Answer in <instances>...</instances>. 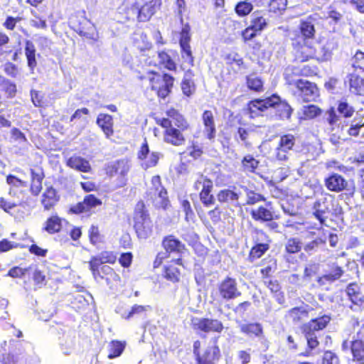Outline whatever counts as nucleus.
<instances>
[{
    "label": "nucleus",
    "mask_w": 364,
    "mask_h": 364,
    "mask_svg": "<svg viewBox=\"0 0 364 364\" xmlns=\"http://www.w3.org/2000/svg\"><path fill=\"white\" fill-rule=\"evenodd\" d=\"M166 114L167 117L156 119V123L164 129V141L173 146H183L187 132L192 129L190 122L174 107L167 109Z\"/></svg>",
    "instance_id": "nucleus-1"
},
{
    "label": "nucleus",
    "mask_w": 364,
    "mask_h": 364,
    "mask_svg": "<svg viewBox=\"0 0 364 364\" xmlns=\"http://www.w3.org/2000/svg\"><path fill=\"white\" fill-rule=\"evenodd\" d=\"M161 5L162 0H149L142 4L139 0H124L120 14L124 21L136 19L139 23H146L150 21Z\"/></svg>",
    "instance_id": "nucleus-2"
},
{
    "label": "nucleus",
    "mask_w": 364,
    "mask_h": 364,
    "mask_svg": "<svg viewBox=\"0 0 364 364\" xmlns=\"http://www.w3.org/2000/svg\"><path fill=\"white\" fill-rule=\"evenodd\" d=\"M132 220L134 230L139 240H146L152 235L154 225L144 200H139L135 204Z\"/></svg>",
    "instance_id": "nucleus-3"
},
{
    "label": "nucleus",
    "mask_w": 364,
    "mask_h": 364,
    "mask_svg": "<svg viewBox=\"0 0 364 364\" xmlns=\"http://www.w3.org/2000/svg\"><path fill=\"white\" fill-rule=\"evenodd\" d=\"M141 80H147L151 90L154 91L159 99L164 100L172 92L175 78L168 73H160L149 70L144 75L139 77Z\"/></svg>",
    "instance_id": "nucleus-4"
},
{
    "label": "nucleus",
    "mask_w": 364,
    "mask_h": 364,
    "mask_svg": "<svg viewBox=\"0 0 364 364\" xmlns=\"http://www.w3.org/2000/svg\"><path fill=\"white\" fill-rule=\"evenodd\" d=\"M202 343L196 340L193 344L195 364H217L222 358L218 338H211L202 348Z\"/></svg>",
    "instance_id": "nucleus-5"
},
{
    "label": "nucleus",
    "mask_w": 364,
    "mask_h": 364,
    "mask_svg": "<svg viewBox=\"0 0 364 364\" xmlns=\"http://www.w3.org/2000/svg\"><path fill=\"white\" fill-rule=\"evenodd\" d=\"M161 247L164 252H159L156 254L153 262L154 269L159 268L171 255H177L181 257L188 250L186 245L173 234L167 235L163 237Z\"/></svg>",
    "instance_id": "nucleus-6"
},
{
    "label": "nucleus",
    "mask_w": 364,
    "mask_h": 364,
    "mask_svg": "<svg viewBox=\"0 0 364 364\" xmlns=\"http://www.w3.org/2000/svg\"><path fill=\"white\" fill-rule=\"evenodd\" d=\"M70 28L85 41L95 43L98 40V32L95 26L82 14L76 13L69 18Z\"/></svg>",
    "instance_id": "nucleus-7"
},
{
    "label": "nucleus",
    "mask_w": 364,
    "mask_h": 364,
    "mask_svg": "<svg viewBox=\"0 0 364 364\" xmlns=\"http://www.w3.org/2000/svg\"><path fill=\"white\" fill-rule=\"evenodd\" d=\"M287 85H294L296 89L298 96L304 102H316L320 97L319 88L316 83L304 79L290 80L285 77Z\"/></svg>",
    "instance_id": "nucleus-8"
},
{
    "label": "nucleus",
    "mask_w": 364,
    "mask_h": 364,
    "mask_svg": "<svg viewBox=\"0 0 364 364\" xmlns=\"http://www.w3.org/2000/svg\"><path fill=\"white\" fill-rule=\"evenodd\" d=\"M151 191H154V197L152 192H146L148 199L151 200L153 206L157 210H166L170 206V200L168 196L167 190L162 186L161 178L159 175H155L151 177Z\"/></svg>",
    "instance_id": "nucleus-9"
},
{
    "label": "nucleus",
    "mask_w": 364,
    "mask_h": 364,
    "mask_svg": "<svg viewBox=\"0 0 364 364\" xmlns=\"http://www.w3.org/2000/svg\"><path fill=\"white\" fill-rule=\"evenodd\" d=\"M191 326L197 333H209L211 332L220 333L224 329L222 321L208 317H191Z\"/></svg>",
    "instance_id": "nucleus-10"
},
{
    "label": "nucleus",
    "mask_w": 364,
    "mask_h": 364,
    "mask_svg": "<svg viewBox=\"0 0 364 364\" xmlns=\"http://www.w3.org/2000/svg\"><path fill=\"white\" fill-rule=\"evenodd\" d=\"M316 30L311 16L299 21L296 30L290 37L291 42H309L316 37Z\"/></svg>",
    "instance_id": "nucleus-11"
},
{
    "label": "nucleus",
    "mask_w": 364,
    "mask_h": 364,
    "mask_svg": "<svg viewBox=\"0 0 364 364\" xmlns=\"http://www.w3.org/2000/svg\"><path fill=\"white\" fill-rule=\"evenodd\" d=\"M293 60L296 64H302L314 60L316 48L308 42H291Z\"/></svg>",
    "instance_id": "nucleus-12"
},
{
    "label": "nucleus",
    "mask_w": 364,
    "mask_h": 364,
    "mask_svg": "<svg viewBox=\"0 0 364 364\" xmlns=\"http://www.w3.org/2000/svg\"><path fill=\"white\" fill-rule=\"evenodd\" d=\"M217 289L220 298L223 301L234 300L242 295L236 279L229 276L218 284Z\"/></svg>",
    "instance_id": "nucleus-13"
},
{
    "label": "nucleus",
    "mask_w": 364,
    "mask_h": 364,
    "mask_svg": "<svg viewBox=\"0 0 364 364\" xmlns=\"http://www.w3.org/2000/svg\"><path fill=\"white\" fill-rule=\"evenodd\" d=\"M296 144V137L292 134H284L279 136L277 145L274 150V157L280 161H287L289 153Z\"/></svg>",
    "instance_id": "nucleus-14"
},
{
    "label": "nucleus",
    "mask_w": 364,
    "mask_h": 364,
    "mask_svg": "<svg viewBox=\"0 0 364 364\" xmlns=\"http://www.w3.org/2000/svg\"><path fill=\"white\" fill-rule=\"evenodd\" d=\"M345 292L350 301L348 307L352 311L360 312L364 310V292L360 285L351 282L346 286Z\"/></svg>",
    "instance_id": "nucleus-15"
},
{
    "label": "nucleus",
    "mask_w": 364,
    "mask_h": 364,
    "mask_svg": "<svg viewBox=\"0 0 364 364\" xmlns=\"http://www.w3.org/2000/svg\"><path fill=\"white\" fill-rule=\"evenodd\" d=\"M334 203V198L330 194L326 193L321 198H317L312 205L313 215L318 220L320 225L325 224L326 217L325 215L330 213L331 208Z\"/></svg>",
    "instance_id": "nucleus-16"
},
{
    "label": "nucleus",
    "mask_w": 364,
    "mask_h": 364,
    "mask_svg": "<svg viewBox=\"0 0 364 364\" xmlns=\"http://www.w3.org/2000/svg\"><path fill=\"white\" fill-rule=\"evenodd\" d=\"M324 185L327 190L334 193L343 191L353 193L355 191V186L353 184L351 186L347 179L338 173H331L326 177Z\"/></svg>",
    "instance_id": "nucleus-17"
},
{
    "label": "nucleus",
    "mask_w": 364,
    "mask_h": 364,
    "mask_svg": "<svg viewBox=\"0 0 364 364\" xmlns=\"http://www.w3.org/2000/svg\"><path fill=\"white\" fill-rule=\"evenodd\" d=\"M275 94L266 98H257L250 100L247 104V109L251 118H255L263 115V112L275 105Z\"/></svg>",
    "instance_id": "nucleus-18"
},
{
    "label": "nucleus",
    "mask_w": 364,
    "mask_h": 364,
    "mask_svg": "<svg viewBox=\"0 0 364 364\" xmlns=\"http://www.w3.org/2000/svg\"><path fill=\"white\" fill-rule=\"evenodd\" d=\"M161 154L158 151L150 153L149 146L145 138L137 151V159L141 162V166L146 170L157 166Z\"/></svg>",
    "instance_id": "nucleus-19"
},
{
    "label": "nucleus",
    "mask_w": 364,
    "mask_h": 364,
    "mask_svg": "<svg viewBox=\"0 0 364 364\" xmlns=\"http://www.w3.org/2000/svg\"><path fill=\"white\" fill-rule=\"evenodd\" d=\"M89 266L93 278L95 280H105L107 284H118L121 282L120 276L109 265L98 266L96 269Z\"/></svg>",
    "instance_id": "nucleus-20"
},
{
    "label": "nucleus",
    "mask_w": 364,
    "mask_h": 364,
    "mask_svg": "<svg viewBox=\"0 0 364 364\" xmlns=\"http://www.w3.org/2000/svg\"><path fill=\"white\" fill-rule=\"evenodd\" d=\"M102 200L98 198L95 195L88 194L84 197L82 201L71 205L69 208V213L75 215L88 213L93 208L102 205Z\"/></svg>",
    "instance_id": "nucleus-21"
},
{
    "label": "nucleus",
    "mask_w": 364,
    "mask_h": 364,
    "mask_svg": "<svg viewBox=\"0 0 364 364\" xmlns=\"http://www.w3.org/2000/svg\"><path fill=\"white\" fill-rule=\"evenodd\" d=\"M252 220L259 223L271 222L279 218L275 214L272 203L268 201L265 205H259L257 208L252 209L250 213Z\"/></svg>",
    "instance_id": "nucleus-22"
},
{
    "label": "nucleus",
    "mask_w": 364,
    "mask_h": 364,
    "mask_svg": "<svg viewBox=\"0 0 364 364\" xmlns=\"http://www.w3.org/2000/svg\"><path fill=\"white\" fill-rule=\"evenodd\" d=\"M344 272L343 267L337 261H335L328 264V271L318 277L316 282L319 286H324L340 279Z\"/></svg>",
    "instance_id": "nucleus-23"
},
{
    "label": "nucleus",
    "mask_w": 364,
    "mask_h": 364,
    "mask_svg": "<svg viewBox=\"0 0 364 364\" xmlns=\"http://www.w3.org/2000/svg\"><path fill=\"white\" fill-rule=\"evenodd\" d=\"M175 264L184 267L181 257L171 259L168 264L164 266L162 271L163 277L172 283L179 282L181 274L180 269L175 267Z\"/></svg>",
    "instance_id": "nucleus-24"
},
{
    "label": "nucleus",
    "mask_w": 364,
    "mask_h": 364,
    "mask_svg": "<svg viewBox=\"0 0 364 364\" xmlns=\"http://www.w3.org/2000/svg\"><path fill=\"white\" fill-rule=\"evenodd\" d=\"M205 138L213 141L216 136L217 129L214 114L211 110L205 109L201 114Z\"/></svg>",
    "instance_id": "nucleus-25"
},
{
    "label": "nucleus",
    "mask_w": 364,
    "mask_h": 364,
    "mask_svg": "<svg viewBox=\"0 0 364 364\" xmlns=\"http://www.w3.org/2000/svg\"><path fill=\"white\" fill-rule=\"evenodd\" d=\"M60 199V196L58 191L53 186H49L41 195V203L45 211H50L55 208Z\"/></svg>",
    "instance_id": "nucleus-26"
},
{
    "label": "nucleus",
    "mask_w": 364,
    "mask_h": 364,
    "mask_svg": "<svg viewBox=\"0 0 364 364\" xmlns=\"http://www.w3.org/2000/svg\"><path fill=\"white\" fill-rule=\"evenodd\" d=\"M6 181L9 186V195L12 197L18 198L20 195L26 193L28 182L21 180L15 175L9 174L6 178Z\"/></svg>",
    "instance_id": "nucleus-27"
},
{
    "label": "nucleus",
    "mask_w": 364,
    "mask_h": 364,
    "mask_svg": "<svg viewBox=\"0 0 364 364\" xmlns=\"http://www.w3.org/2000/svg\"><path fill=\"white\" fill-rule=\"evenodd\" d=\"M331 320L332 317L330 314H324L310 319L308 322L304 323L301 328L316 333L326 328Z\"/></svg>",
    "instance_id": "nucleus-28"
},
{
    "label": "nucleus",
    "mask_w": 364,
    "mask_h": 364,
    "mask_svg": "<svg viewBox=\"0 0 364 364\" xmlns=\"http://www.w3.org/2000/svg\"><path fill=\"white\" fill-rule=\"evenodd\" d=\"M224 60L229 74H236L246 69L243 58L237 52L231 51L224 56Z\"/></svg>",
    "instance_id": "nucleus-29"
},
{
    "label": "nucleus",
    "mask_w": 364,
    "mask_h": 364,
    "mask_svg": "<svg viewBox=\"0 0 364 364\" xmlns=\"http://www.w3.org/2000/svg\"><path fill=\"white\" fill-rule=\"evenodd\" d=\"M335 48L336 44L332 41H320L318 43V49L316 48L315 60L318 63H323L331 60L333 50Z\"/></svg>",
    "instance_id": "nucleus-30"
},
{
    "label": "nucleus",
    "mask_w": 364,
    "mask_h": 364,
    "mask_svg": "<svg viewBox=\"0 0 364 364\" xmlns=\"http://www.w3.org/2000/svg\"><path fill=\"white\" fill-rule=\"evenodd\" d=\"M117 259V254L114 252L105 250L97 255L91 257L88 264L96 269L98 266L106 265L105 264H114Z\"/></svg>",
    "instance_id": "nucleus-31"
},
{
    "label": "nucleus",
    "mask_w": 364,
    "mask_h": 364,
    "mask_svg": "<svg viewBox=\"0 0 364 364\" xmlns=\"http://www.w3.org/2000/svg\"><path fill=\"white\" fill-rule=\"evenodd\" d=\"M301 331L306 341V348L304 351L301 352L300 357L308 358L313 355V350L317 348L320 342L316 333L301 328Z\"/></svg>",
    "instance_id": "nucleus-32"
},
{
    "label": "nucleus",
    "mask_w": 364,
    "mask_h": 364,
    "mask_svg": "<svg viewBox=\"0 0 364 364\" xmlns=\"http://www.w3.org/2000/svg\"><path fill=\"white\" fill-rule=\"evenodd\" d=\"M359 334L360 332H358L357 338L350 342V350L353 363L364 364V341L358 337Z\"/></svg>",
    "instance_id": "nucleus-33"
},
{
    "label": "nucleus",
    "mask_w": 364,
    "mask_h": 364,
    "mask_svg": "<svg viewBox=\"0 0 364 364\" xmlns=\"http://www.w3.org/2000/svg\"><path fill=\"white\" fill-rule=\"evenodd\" d=\"M309 311L304 306H295L288 310L284 316L285 319L293 323L299 324L308 318Z\"/></svg>",
    "instance_id": "nucleus-34"
},
{
    "label": "nucleus",
    "mask_w": 364,
    "mask_h": 364,
    "mask_svg": "<svg viewBox=\"0 0 364 364\" xmlns=\"http://www.w3.org/2000/svg\"><path fill=\"white\" fill-rule=\"evenodd\" d=\"M31 184L29 191L33 196H38L43 189V181L45 174L42 168L30 170Z\"/></svg>",
    "instance_id": "nucleus-35"
},
{
    "label": "nucleus",
    "mask_w": 364,
    "mask_h": 364,
    "mask_svg": "<svg viewBox=\"0 0 364 364\" xmlns=\"http://www.w3.org/2000/svg\"><path fill=\"white\" fill-rule=\"evenodd\" d=\"M202 183L204 186L199 191V198L205 207H209L215 203V198L212 194L213 182L211 179H204Z\"/></svg>",
    "instance_id": "nucleus-36"
},
{
    "label": "nucleus",
    "mask_w": 364,
    "mask_h": 364,
    "mask_svg": "<svg viewBox=\"0 0 364 364\" xmlns=\"http://www.w3.org/2000/svg\"><path fill=\"white\" fill-rule=\"evenodd\" d=\"M275 105L272 107L275 109V115L281 120H289L291 117L293 109L286 101L281 100L279 96L275 94Z\"/></svg>",
    "instance_id": "nucleus-37"
},
{
    "label": "nucleus",
    "mask_w": 364,
    "mask_h": 364,
    "mask_svg": "<svg viewBox=\"0 0 364 364\" xmlns=\"http://www.w3.org/2000/svg\"><path fill=\"white\" fill-rule=\"evenodd\" d=\"M240 193L236 191V188L232 186V188H224L218 191L216 198L221 204H230L238 202Z\"/></svg>",
    "instance_id": "nucleus-38"
},
{
    "label": "nucleus",
    "mask_w": 364,
    "mask_h": 364,
    "mask_svg": "<svg viewBox=\"0 0 364 364\" xmlns=\"http://www.w3.org/2000/svg\"><path fill=\"white\" fill-rule=\"evenodd\" d=\"M63 228V218L57 214L51 215L45 221L43 230L50 235L59 233Z\"/></svg>",
    "instance_id": "nucleus-39"
},
{
    "label": "nucleus",
    "mask_w": 364,
    "mask_h": 364,
    "mask_svg": "<svg viewBox=\"0 0 364 364\" xmlns=\"http://www.w3.org/2000/svg\"><path fill=\"white\" fill-rule=\"evenodd\" d=\"M97 124L101 128L106 137L109 138L114 133L113 117L108 114L100 113L98 114L96 120Z\"/></svg>",
    "instance_id": "nucleus-40"
},
{
    "label": "nucleus",
    "mask_w": 364,
    "mask_h": 364,
    "mask_svg": "<svg viewBox=\"0 0 364 364\" xmlns=\"http://www.w3.org/2000/svg\"><path fill=\"white\" fill-rule=\"evenodd\" d=\"M66 164L68 167L82 173H89L92 170L89 161L77 156H70L67 160Z\"/></svg>",
    "instance_id": "nucleus-41"
},
{
    "label": "nucleus",
    "mask_w": 364,
    "mask_h": 364,
    "mask_svg": "<svg viewBox=\"0 0 364 364\" xmlns=\"http://www.w3.org/2000/svg\"><path fill=\"white\" fill-rule=\"evenodd\" d=\"M349 90L355 95H364V80L360 75L350 73L347 76Z\"/></svg>",
    "instance_id": "nucleus-42"
},
{
    "label": "nucleus",
    "mask_w": 364,
    "mask_h": 364,
    "mask_svg": "<svg viewBox=\"0 0 364 364\" xmlns=\"http://www.w3.org/2000/svg\"><path fill=\"white\" fill-rule=\"evenodd\" d=\"M157 57L159 63L158 65L154 63V66L162 67L169 71H176L177 65L166 50H159L157 52Z\"/></svg>",
    "instance_id": "nucleus-43"
},
{
    "label": "nucleus",
    "mask_w": 364,
    "mask_h": 364,
    "mask_svg": "<svg viewBox=\"0 0 364 364\" xmlns=\"http://www.w3.org/2000/svg\"><path fill=\"white\" fill-rule=\"evenodd\" d=\"M133 46L140 52L149 50L152 48V43L144 32L134 33L133 37Z\"/></svg>",
    "instance_id": "nucleus-44"
},
{
    "label": "nucleus",
    "mask_w": 364,
    "mask_h": 364,
    "mask_svg": "<svg viewBox=\"0 0 364 364\" xmlns=\"http://www.w3.org/2000/svg\"><path fill=\"white\" fill-rule=\"evenodd\" d=\"M240 330L250 337H262L264 334L262 324L257 322L242 323L240 326Z\"/></svg>",
    "instance_id": "nucleus-45"
},
{
    "label": "nucleus",
    "mask_w": 364,
    "mask_h": 364,
    "mask_svg": "<svg viewBox=\"0 0 364 364\" xmlns=\"http://www.w3.org/2000/svg\"><path fill=\"white\" fill-rule=\"evenodd\" d=\"M269 244L267 242L255 243L250 249L247 259L250 262H254L257 259L261 258L269 250Z\"/></svg>",
    "instance_id": "nucleus-46"
},
{
    "label": "nucleus",
    "mask_w": 364,
    "mask_h": 364,
    "mask_svg": "<svg viewBox=\"0 0 364 364\" xmlns=\"http://www.w3.org/2000/svg\"><path fill=\"white\" fill-rule=\"evenodd\" d=\"M259 166V161L252 154L244 156L241 160V168L246 173H256Z\"/></svg>",
    "instance_id": "nucleus-47"
},
{
    "label": "nucleus",
    "mask_w": 364,
    "mask_h": 364,
    "mask_svg": "<svg viewBox=\"0 0 364 364\" xmlns=\"http://www.w3.org/2000/svg\"><path fill=\"white\" fill-rule=\"evenodd\" d=\"M24 50L28 67L33 72L37 66V60L36 58V50L35 45L31 41L27 40L25 41Z\"/></svg>",
    "instance_id": "nucleus-48"
},
{
    "label": "nucleus",
    "mask_w": 364,
    "mask_h": 364,
    "mask_svg": "<svg viewBox=\"0 0 364 364\" xmlns=\"http://www.w3.org/2000/svg\"><path fill=\"white\" fill-rule=\"evenodd\" d=\"M126 347V342L118 340L111 341L107 346V358L113 359L119 357L124 352Z\"/></svg>",
    "instance_id": "nucleus-49"
},
{
    "label": "nucleus",
    "mask_w": 364,
    "mask_h": 364,
    "mask_svg": "<svg viewBox=\"0 0 364 364\" xmlns=\"http://www.w3.org/2000/svg\"><path fill=\"white\" fill-rule=\"evenodd\" d=\"M247 87L255 92H262L264 91V82L262 79L254 73L246 76Z\"/></svg>",
    "instance_id": "nucleus-50"
},
{
    "label": "nucleus",
    "mask_w": 364,
    "mask_h": 364,
    "mask_svg": "<svg viewBox=\"0 0 364 364\" xmlns=\"http://www.w3.org/2000/svg\"><path fill=\"white\" fill-rule=\"evenodd\" d=\"M302 249V243L298 237H290L284 246L285 256L299 253Z\"/></svg>",
    "instance_id": "nucleus-51"
},
{
    "label": "nucleus",
    "mask_w": 364,
    "mask_h": 364,
    "mask_svg": "<svg viewBox=\"0 0 364 364\" xmlns=\"http://www.w3.org/2000/svg\"><path fill=\"white\" fill-rule=\"evenodd\" d=\"M188 73L190 75H193L192 72L188 70L181 82L182 92L186 97H191L196 92V85L193 80L187 77Z\"/></svg>",
    "instance_id": "nucleus-52"
},
{
    "label": "nucleus",
    "mask_w": 364,
    "mask_h": 364,
    "mask_svg": "<svg viewBox=\"0 0 364 364\" xmlns=\"http://www.w3.org/2000/svg\"><path fill=\"white\" fill-rule=\"evenodd\" d=\"M322 109L317 105L311 104L303 107L302 117L304 119L311 120L319 117Z\"/></svg>",
    "instance_id": "nucleus-53"
},
{
    "label": "nucleus",
    "mask_w": 364,
    "mask_h": 364,
    "mask_svg": "<svg viewBox=\"0 0 364 364\" xmlns=\"http://www.w3.org/2000/svg\"><path fill=\"white\" fill-rule=\"evenodd\" d=\"M287 6V0H271L268 4V12L276 16L282 15Z\"/></svg>",
    "instance_id": "nucleus-54"
},
{
    "label": "nucleus",
    "mask_w": 364,
    "mask_h": 364,
    "mask_svg": "<svg viewBox=\"0 0 364 364\" xmlns=\"http://www.w3.org/2000/svg\"><path fill=\"white\" fill-rule=\"evenodd\" d=\"M337 110L344 118H350L355 113V109L350 105L346 100H341L338 102Z\"/></svg>",
    "instance_id": "nucleus-55"
},
{
    "label": "nucleus",
    "mask_w": 364,
    "mask_h": 364,
    "mask_svg": "<svg viewBox=\"0 0 364 364\" xmlns=\"http://www.w3.org/2000/svg\"><path fill=\"white\" fill-rule=\"evenodd\" d=\"M253 9V6L251 2L247 0L238 2L235 8V13L239 16H247Z\"/></svg>",
    "instance_id": "nucleus-56"
},
{
    "label": "nucleus",
    "mask_w": 364,
    "mask_h": 364,
    "mask_svg": "<svg viewBox=\"0 0 364 364\" xmlns=\"http://www.w3.org/2000/svg\"><path fill=\"white\" fill-rule=\"evenodd\" d=\"M319 71L318 67L315 64H304L299 69V73L303 77H314L317 75Z\"/></svg>",
    "instance_id": "nucleus-57"
},
{
    "label": "nucleus",
    "mask_w": 364,
    "mask_h": 364,
    "mask_svg": "<svg viewBox=\"0 0 364 364\" xmlns=\"http://www.w3.org/2000/svg\"><path fill=\"white\" fill-rule=\"evenodd\" d=\"M246 204L249 205L266 201V198L262 194L257 193L252 190H247L246 191Z\"/></svg>",
    "instance_id": "nucleus-58"
},
{
    "label": "nucleus",
    "mask_w": 364,
    "mask_h": 364,
    "mask_svg": "<svg viewBox=\"0 0 364 364\" xmlns=\"http://www.w3.org/2000/svg\"><path fill=\"white\" fill-rule=\"evenodd\" d=\"M326 114L327 117H326L325 121L331 127V130L333 131L334 129L335 126L340 120V117L337 114L336 109L333 107H329L326 111Z\"/></svg>",
    "instance_id": "nucleus-59"
},
{
    "label": "nucleus",
    "mask_w": 364,
    "mask_h": 364,
    "mask_svg": "<svg viewBox=\"0 0 364 364\" xmlns=\"http://www.w3.org/2000/svg\"><path fill=\"white\" fill-rule=\"evenodd\" d=\"M88 236L92 245H97L102 242L103 236L100 234L98 226L92 225L88 230Z\"/></svg>",
    "instance_id": "nucleus-60"
},
{
    "label": "nucleus",
    "mask_w": 364,
    "mask_h": 364,
    "mask_svg": "<svg viewBox=\"0 0 364 364\" xmlns=\"http://www.w3.org/2000/svg\"><path fill=\"white\" fill-rule=\"evenodd\" d=\"M267 25L266 19L262 16L254 15L250 26L251 28L259 33L267 26Z\"/></svg>",
    "instance_id": "nucleus-61"
},
{
    "label": "nucleus",
    "mask_w": 364,
    "mask_h": 364,
    "mask_svg": "<svg viewBox=\"0 0 364 364\" xmlns=\"http://www.w3.org/2000/svg\"><path fill=\"white\" fill-rule=\"evenodd\" d=\"M23 203V202L17 203L9 200L4 197H0V209L6 213H11V210L16 208L18 205H22Z\"/></svg>",
    "instance_id": "nucleus-62"
},
{
    "label": "nucleus",
    "mask_w": 364,
    "mask_h": 364,
    "mask_svg": "<svg viewBox=\"0 0 364 364\" xmlns=\"http://www.w3.org/2000/svg\"><path fill=\"white\" fill-rule=\"evenodd\" d=\"M188 155L194 159H198L203 154V149L197 142L193 141L188 147Z\"/></svg>",
    "instance_id": "nucleus-63"
},
{
    "label": "nucleus",
    "mask_w": 364,
    "mask_h": 364,
    "mask_svg": "<svg viewBox=\"0 0 364 364\" xmlns=\"http://www.w3.org/2000/svg\"><path fill=\"white\" fill-rule=\"evenodd\" d=\"M353 66L355 69L364 70V53L358 50L353 57Z\"/></svg>",
    "instance_id": "nucleus-64"
}]
</instances>
